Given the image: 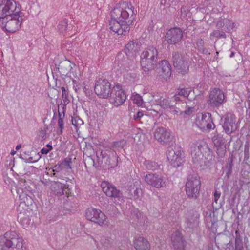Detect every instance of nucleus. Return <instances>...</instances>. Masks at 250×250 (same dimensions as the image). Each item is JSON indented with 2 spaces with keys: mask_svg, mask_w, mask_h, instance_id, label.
I'll use <instances>...</instances> for the list:
<instances>
[{
  "mask_svg": "<svg viewBox=\"0 0 250 250\" xmlns=\"http://www.w3.org/2000/svg\"><path fill=\"white\" fill-rule=\"evenodd\" d=\"M20 4L14 0H0V26L6 32L18 31L22 22Z\"/></svg>",
  "mask_w": 250,
  "mask_h": 250,
  "instance_id": "obj_1",
  "label": "nucleus"
},
{
  "mask_svg": "<svg viewBox=\"0 0 250 250\" xmlns=\"http://www.w3.org/2000/svg\"><path fill=\"white\" fill-rule=\"evenodd\" d=\"M134 15V7L127 1L117 4L111 12L109 29L118 35H125L130 29Z\"/></svg>",
  "mask_w": 250,
  "mask_h": 250,
  "instance_id": "obj_2",
  "label": "nucleus"
},
{
  "mask_svg": "<svg viewBox=\"0 0 250 250\" xmlns=\"http://www.w3.org/2000/svg\"><path fill=\"white\" fill-rule=\"evenodd\" d=\"M157 56L158 51L153 46H148L143 51L141 54V64L144 71L148 72L153 69Z\"/></svg>",
  "mask_w": 250,
  "mask_h": 250,
  "instance_id": "obj_3",
  "label": "nucleus"
},
{
  "mask_svg": "<svg viewBox=\"0 0 250 250\" xmlns=\"http://www.w3.org/2000/svg\"><path fill=\"white\" fill-rule=\"evenodd\" d=\"M85 216L87 220L101 227H107L109 225V220L107 216L99 209L88 208L85 210Z\"/></svg>",
  "mask_w": 250,
  "mask_h": 250,
  "instance_id": "obj_4",
  "label": "nucleus"
},
{
  "mask_svg": "<svg viewBox=\"0 0 250 250\" xmlns=\"http://www.w3.org/2000/svg\"><path fill=\"white\" fill-rule=\"evenodd\" d=\"M2 242L5 247L11 250H24V240L15 231L5 233Z\"/></svg>",
  "mask_w": 250,
  "mask_h": 250,
  "instance_id": "obj_5",
  "label": "nucleus"
},
{
  "mask_svg": "<svg viewBox=\"0 0 250 250\" xmlns=\"http://www.w3.org/2000/svg\"><path fill=\"white\" fill-rule=\"evenodd\" d=\"M147 101L145 102V106L148 110L156 111L154 108L156 106H160L162 108H166L169 105V101L167 98H163L158 94H152L147 93L146 95Z\"/></svg>",
  "mask_w": 250,
  "mask_h": 250,
  "instance_id": "obj_6",
  "label": "nucleus"
},
{
  "mask_svg": "<svg viewBox=\"0 0 250 250\" xmlns=\"http://www.w3.org/2000/svg\"><path fill=\"white\" fill-rule=\"evenodd\" d=\"M60 72L63 79H66L67 77L71 79L80 78L82 76L79 67L69 61H66L62 64Z\"/></svg>",
  "mask_w": 250,
  "mask_h": 250,
  "instance_id": "obj_7",
  "label": "nucleus"
},
{
  "mask_svg": "<svg viewBox=\"0 0 250 250\" xmlns=\"http://www.w3.org/2000/svg\"><path fill=\"white\" fill-rule=\"evenodd\" d=\"M111 103L115 106L123 104L126 99V95L122 86L119 83H116L112 88L109 96Z\"/></svg>",
  "mask_w": 250,
  "mask_h": 250,
  "instance_id": "obj_8",
  "label": "nucleus"
},
{
  "mask_svg": "<svg viewBox=\"0 0 250 250\" xmlns=\"http://www.w3.org/2000/svg\"><path fill=\"white\" fill-rule=\"evenodd\" d=\"M225 98L224 92L222 90L215 88L209 92L208 103L211 107H219L224 103Z\"/></svg>",
  "mask_w": 250,
  "mask_h": 250,
  "instance_id": "obj_9",
  "label": "nucleus"
},
{
  "mask_svg": "<svg viewBox=\"0 0 250 250\" xmlns=\"http://www.w3.org/2000/svg\"><path fill=\"white\" fill-rule=\"evenodd\" d=\"M111 83L106 80H99L95 83L94 91L100 98H108L112 92Z\"/></svg>",
  "mask_w": 250,
  "mask_h": 250,
  "instance_id": "obj_10",
  "label": "nucleus"
},
{
  "mask_svg": "<svg viewBox=\"0 0 250 250\" xmlns=\"http://www.w3.org/2000/svg\"><path fill=\"white\" fill-rule=\"evenodd\" d=\"M200 187V182L197 176L189 177L185 186L187 195L190 198L196 197L199 193Z\"/></svg>",
  "mask_w": 250,
  "mask_h": 250,
  "instance_id": "obj_11",
  "label": "nucleus"
},
{
  "mask_svg": "<svg viewBox=\"0 0 250 250\" xmlns=\"http://www.w3.org/2000/svg\"><path fill=\"white\" fill-rule=\"evenodd\" d=\"M196 125L203 131L210 130L214 127V124L209 113H202L196 120Z\"/></svg>",
  "mask_w": 250,
  "mask_h": 250,
  "instance_id": "obj_12",
  "label": "nucleus"
},
{
  "mask_svg": "<svg viewBox=\"0 0 250 250\" xmlns=\"http://www.w3.org/2000/svg\"><path fill=\"white\" fill-rule=\"evenodd\" d=\"M183 38V31L179 28H172L168 30L165 36V41L170 44H175Z\"/></svg>",
  "mask_w": 250,
  "mask_h": 250,
  "instance_id": "obj_13",
  "label": "nucleus"
},
{
  "mask_svg": "<svg viewBox=\"0 0 250 250\" xmlns=\"http://www.w3.org/2000/svg\"><path fill=\"white\" fill-rule=\"evenodd\" d=\"M145 181L147 184L156 188H164L166 184V181L162 176L153 173L146 175Z\"/></svg>",
  "mask_w": 250,
  "mask_h": 250,
  "instance_id": "obj_14",
  "label": "nucleus"
},
{
  "mask_svg": "<svg viewBox=\"0 0 250 250\" xmlns=\"http://www.w3.org/2000/svg\"><path fill=\"white\" fill-rule=\"evenodd\" d=\"M183 151L177 148H172L168 150L167 153V158L172 165L174 167H179L183 163Z\"/></svg>",
  "mask_w": 250,
  "mask_h": 250,
  "instance_id": "obj_15",
  "label": "nucleus"
},
{
  "mask_svg": "<svg viewBox=\"0 0 250 250\" xmlns=\"http://www.w3.org/2000/svg\"><path fill=\"white\" fill-rule=\"evenodd\" d=\"M223 127L227 134H230L237 128L235 115L231 113H228L222 119Z\"/></svg>",
  "mask_w": 250,
  "mask_h": 250,
  "instance_id": "obj_16",
  "label": "nucleus"
},
{
  "mask_svg": "<svg viewBox=\"0 0 250 250\" xmlns=\"http://www.w3.org/2000/svg\"><path fill=\"white\" fill-rule=\"evenodd\" d=\"M216 26L218 29L229 33L232 32L236 28L234 22L225 18H220L217 22Z\"/></svg>",
  "mask_w": 250,
  "mask_h": 250,
  "instance_id": "obj_17",
  "label": "nucleus"
},
{
  "mask_svg": "<svg viewBox=\"0 0 250 250\" xmlns=\"http://www.w3.org/2000/svg\"><path fill=\"white\" fill-rule=\"evenodd\" d=\"M132 246L135 250H150L151 245L149 241L142 236L135 237L132 241Z\"/></svg>",
  "mask_w": 250,
  "mask_h": 250,
  "instance_id": "obj_18",
  "label": "nucleus"
},
{
  "mask_svg": "<svg viewBox=\"0 0 250 250\" xmlns=\"http://www.w3.org/2000/svg\"><path fill=\"white\" fill-rule=\"evenodd\" d=\"M101 187L103 191L106 196L112 198H117L119 196V191L109 182L103 181L101 184Z\"/></svg>",
  "mask_w": 250,
  "mask_h": 250,
  "instance_id": "obj_19",
  "label": "nucleus"
},
{
  "mask_svg": "<svg viewBox=\"0 0 250 250\" xmlns=\"http://www.w3.org/2000/svg\"><path fill=\"white\" fill-rule=\"evenodd\" d=\"M159 73L162 78L167 81L171 75V67L170 63L166 60L159 62Z\"/></svg>",
  "mask_w": 250,
  "mask_h": 250,
  "instance_id": "obj_20",
  "label": "nucleus"
},
{
  "mask_svg": "<svg viewBox=\"0 0 250 250\" xmlns=\"http://www.w3.org/2000/svg\"><path fill=\"white\" fill-rule=\"evenodd\" d=\"M174 66L177 71L182 75L188 72L189 65L188 62L183 58L178 57L174 61Z\"/></svg>",
  "mask_w": 250,
  "mask_h": 250,
  "instance_id": "obj_21",
  "label": "nucleus"
},
{
  "mask_svg": "<svg viewBox=\"0 0 250 250\" xmlns=\"http://www.w3.org/2000/svg\"><path fill=\"white\" fill-rule=\"evenodd\" d=\"M155 138L161 143H166L169 141L171 138L170 132L167 131L163 128H158L154 134Z\"/></svg>",
  "mask_w": 250,
  "mask_h": 250,
  "instance_id": "obj_22",
  "label": "nucleus"
},
{
  "mask_svg": "<svg viewBox=\"0 0 250 250\" xmlns=\"http://www.w3.org/2000/svg\"><path fill=\"white\" fill-rule=\"evenodd\" d=\"M139 47L138 44L135 43L133 42H129L126 45L125 49V52L129 56L132 55L139 51Z\"/></svg>",
  "mask_w": 250,
  "mask_h": 250,
  "instance_id": "obj_23",
  "label": "nucleus"
},
{
  "mask_svg": "<svg viewBox=\"0 0 250 250\" xmlns=\"http://www.w3.org/2000/svg\"><path fill=\"white\" fill-rule=\"evenodd\" d=\"M210 38L211 40H214L216 38L219 39L220 38H225L226 35L223 31L218 29L213 31L210 34Z\"/></svg>",
  "mask_w": 250,
  "mask_h": 250,
  "instance_id": "obj_24",
  "label": "nucleus"
},
{
  "mask_svg": "<svg viewBox=\"0 0 250 250\" xmlns=\"http://www.w3.org/2000/svg\"><path fill=\"white\" fill-rule=\"evenodd\" d=\"M133 103L136 104L138 106L142 105L143 101L142 97L137 93H133L131 97Z\"/></svg>",
  "mask_w": 250,
  "mask_h": 250,
  "instance_id": "obj_25",
  "label": "nucleus"
},
{
  "mask_svg": "<svg viewBox=\"0 0 250 250\" xmlns=\"http://www.w3.org/2000/svg\"><path fill=\"white\" fill-rule=\"evenodd\" d=\"M192 90L190 88H183L179 89L178 90L177 93L179 95L188 98Z\"/></svg>",
  "mask_w": 250,
  "mask_h": 250,
  "instance_id": "obj_26",
  "label": "nucleus"
},
{
  "mask_svg": "<svg viewBox=\"0 0 250 250\" xmlns=\"http://www.w3.org/2000/svg\"><path fill=\"white\" fill-rule=\"evenodd\" d=\"M77 79H79V78L71 79L73 83V88L75 92H78L80 89L81 87V84Z\"/></svg>",
  "mask_w": 250,
  "mask_h": 250,
  "instance_id": "obj_27",
  "label": "nucleus"
},
{
  "mask_svg": "<svg viewBox=\"0 0 250 250\" xmlns=\"http://www.w3.org/2000/svg\"><path fill=\"white\" fill-rule=\"evenodd\" d=\"M146 167L149 170H154L157 168V165L155 162L146 161L145 162Z\"/></svg>",
  "mask_w": 250,
  "mask_h": 250,
  "instance_id": "obj_28",
  "label": "nucleus"
},
{
  "mask_svg": "<svg viewBox=\"0 0 250 250\" xmlns=\"http://www.w3.org/2000/svg\"><path fill=\"white\" fill-rule=\"evenodd\" d=\"M134 67L132 65L128 66V63H125L122 66V71L123 74L124 75L125 73L128 71L132 70L133 69Z\"/></svg>",
  "mask_w": 250,
  "mask_h": 250,
  "instance_id": "obj_29",
  "label": "nucleus"
},
{
  "mask_svg": "<svg viewBox=\"0 0 250 250\" xmlns=\"http://www.w3.org/2000/svg\"><path fill=\"white\" fill-rule=\"evenodd\" d=\"M191 155L195 162L198 161V160L202 156V153L199 151H198V152H195V151H192L191 152Z\"/></svg>",
  "mask_w": 250,
  "mask_h": 250,
  "instance_id": "obj_30",
  "label": "nucleus"
},
{
  "mask_svg": "<svg viewBox=\"0 0 250 250\" xmlns=\"http://www.w3.org/2000/svg\"><path fill=\"white\" fill-rule=\"evenodd\" d=\"M217 151L218 155L221 157H223L224 156L226 152L225 146L224 145H222L218 147L217 148Z\"/></svg>",
  "mask_w": 250,
  "mask_h": 250,
  "instance_id": "obj_31",
  "label": "nucleus"
},
{
  "mask_svg": "<svg viewBox=\"0 0 250 250\" xmlns=\"http://www.w3.org/2000/svg\"><path fill=\"white\" fill-rule=\"evenodd\" d=\"M72 124L76 126L80 125L83 124V121L77 117L73 118L72 119Z\"/></svg>",
  "mask_w": 250,
  "mask_h": 250,
  "instance_id": "obj_32",
  "label": "nucleus"
},
{
  "mask_svg": "<svg viewBox=\"0 0 250 250\" xmlns=\"http://www.w3.org/2000/svg\"><path fill=\"white\" fill-rule=\"evenodd\" d=\"M52 149V146L50 145H47L45 148H43L41 150V153L42 154H47Z\"/></svg>",
  "mask_w": 250,
  "mask_h": 250,
  "instance_id": "obj_33",
  "label": "nucleus"
},
{
  "mask_svg": "<svg viewBox=\"0 0 250 250\" xmlns=\"http://www.w3.org/2000/svg\"><path fill=\"white\" fill-rule=\"evenodd\" d=\"M66 26H67L66 23L65 22L63 21L59 24V25L58 26V28L61 31L63 32V31H65L66 30Z\"/></svg>",
  "mask_w": 250,
  "mask_h": 250,
  "instance_id": "obj_34",
  "label": "nucleus"
},
{
  "mask_svg": "<svg viewBox=\"0 0 250 250\" xmlns=\"http://www.w3.org/2000/svg\"><path fill=\"white\" fill-rule=\"evenodd\" d=\"M220 196H221V193L220 192H218L216 191L214 192V202L215 203L217 202L218 199L220 197Z\"/></svg>",
  "mask_w": 250,
  "mask_h": 250,
  "instance_id": "obj_35",
  "label": "nucleus"
},
{
  "mask_svg": "<svg viewBox=\"0 0 250 250\" xmlns=\"http://www.w3.org/2000/svg\"><path fill=\"white\" fill-rule=\"evenodd\" d=\"M184 0H170L171 1V3H173L174 5H176L179 2H181Z\"/></svg>",
  "mask_w": 250,
  "mask_h": 250,
  "instance_id": "obj_36",
  "label": "nucleus"
},
{
  "mask_svg": "<svg viewBox=\"0 0 250 250\" xmlns=\"http://www.w3.org/2000/svg\"><path fill=\"white\" fill-rule=\"evenodd\" d=\"M58 124L60 127L62 128V121L61 119H59L58 120Z\"/></svg>",
  "mask_w": 250,
  "mask_h": 250,
  "instance_id": "obj_37",
  "label": "nucleus"
},
{
  "mask_svg": "<svg viewBox=\"0 0 250 250\" xmlns=\"http://www.w3.org/2000/svg\"><path fill=\"white\" fill-rule=\"evenodd\" d=\"M61 89L62 90V96H64V95H66V90H65V89L64 87H62L61 88Z\"/></svg>",
  "mask_w": 250,
  "mask_h": 250,
  "instance_id": "obj_38",
  "label": "nucleus"
},
{
  "mask_svg": "<svg viewBox=\"0 0 250 250\" xmlns=\"http://www.w3.org/2000/svg\"><path fill=\"white\" fill-rule=\"evenodd\" d=\"M178 242H179V244L181 246V250H183V242H182L181 239H179V241Z\"/></svg>",
  "mask_w": 250,
  "mask_h": 250,
  "instance_id": "obj_39",
  "label": "nucleus"
},
{
  "mask_svg": "<svg viewBox=\"0 0 250 250\" xmlns=\"http://www.w3.org/2000/svg\"><path fill=\"white\" fill-rule=\"evenodd\" d=\"M142 116H143V113L142 112H138V114H137V117L138 118H140Z\"/></svg>",
  "mask_w": 250,
  "mask_h": 250,
  "instance_id": "obj_40",
  "label": "nucleus"
},
{
  "mask_svg": "<svg viewBox=\"0 0 250 250\" xmlns=\"http://www.w3.org/2000/svg\"><path fill=\"white\" fill-rule=\"evenodd\" d=\"M174 98V100L175 101H178L180 100L179 97L178 96H175Z\"/></svg>",
  "mask_w": 250,
  "mask_h": 250,
  "instance_id": "obj_41",
  "label": "nucleus"
},
{
  "mask_svg": "<svg viewBox=\"0 0 250 250\" xmlns=\"http://www.w3.org/2000/svg\"><path fill=\"white\" fill-rule=\"evenodd\" d=\"M21 144H18V145H17L16 147V149L17 150L21 148Z\"/></svg>",
  "mask_w": 250,
  "mask_h": 250,
  "instance_id": "obj_42",
  "label": "nucleus"
},
{
  "mask_svg": "<svg viewBox=\"0 0 250 250\" xmlns=\"http://www.w3.org/2000/svg\"><path fill=\"white\" fill-rule=\"evenodd\" d=\"M16 153V151L14 150H13L11 152V154L12 156L14 155Z\"/></svg>",
  "mask_w": 250,
  "mask_h": 250,
  "instance_id": "obj_43",
  "label": "nucleus"
},
{
  "mask_svg": "<svg viewBox=\"0 0 250 250\" xmlns=\"http://www.w3.org/2000/svg\"><path fill=\"white\" fill-rule=\"evenodd\" d=\"M26 198L27 200L29 199V200H30V203H32V199L30 197H26Z\"/></svg>",
  "mask_w": 250,
  "mask_h": 250,
  "instance_id": "obj_44",
  "label": "nucleus"
},
{
  "mask_svg": "<svg viewBox=\"0 0 250 250\" xmlns=\"http://www.w3.org/2000/svg\"><path fill=\"white\" fill-rule=\"evenodd\" d=\"M67 162L68 163V165L69 167L70 168L71 167H70V165H69V163H70V161H67Z\"/></svg>",
  "mask_w": 250,
  "mask_h": 250,
  "instance_id": "obj_45",
  "label": "nucleus"
},
{
  "mask_svg": "<svg viewBox=\"0 0 250 250\" xmlns=\"http://www.w3.org/2000/svg\"><path fill=\"white\" fill-rule=\"evenodd\" d=\"M23 213L21 211H20V216L21 217Z\"/></svg>",
  "mask_w": 250,
  "mask_h": 250,
  "instance_id": "obj_46",
  "label": "nucleus"
},
{
  "mask_svg": "<svg viewBox=\"0 0 250 250\" xmlns=\"http://www.w3.org/2000/svg\"><path fill=\"white\" fill-rule=\"evenodd\" d=\"M174 246L175 248H177V244H174Z\"/></svg>",
  "mask_w": 250,
  "mask_h": 250,
  "instance_id": "obj_47",
  "label": "nucleus"
},
{
  "mask_svg": "<svg viewBox=\"0 0 250 250\" xmlns=\"http://www.w3.org/2000/svg\"><path fill=\"white\" fill-rule=\"evenodd\" d=\"M27 224H29V220H28V219H27Z\"/></svg>",
  "mask_w": 250,
  "mask_h": 250,
  "instance_id": "obj_48",
  "label": "nucleus"
},
{
  "mask_svg": "<svg viewBox=\"0 0 250 250\" xmlns=\"http://www.w3.org/2000/svg\"><path fill=\"white\" fill-rule=\"evenodd\" d=\"M216 54L218 55V52H216Z\"/></svg>",
  "mask_w": 250,
  "mask_h": 250,
  "instance_id": "obj_49",
  "label": "nucleus"
}]
</instances>
